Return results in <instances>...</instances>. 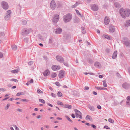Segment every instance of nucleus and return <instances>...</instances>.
<instances>
[{
	"instance_id": "f257e3e1",
	"label": "nucleus",
	"mask_w": 130,
	"mask_h": 130,
	"mask_svg": "<svg viewBox=\"0 0 130 130\" xmlns=\"http://www.w3.org/2000/svg\"><path fill=\"white\" fill-rule=\"evenodd\" d=\"M120 13L123 18H125L129 15L130 10L128 9L121 8L120 10Z\"/></svg>"
},
{
	"instance_id": "f03ea898",
	"label": "nucleus",
	"mask_w": 130,
	"mask_h": 130,
	"mask_svg": "<svg viewBox=\"0 0 130 130\" xmlns=\"http://www.w3.org/2000/svg\"><path fill=\"white\" fill-rule=\"evenodd\" d=\"M72 15L70 14H68L63 17V20L65 22L69 21L72 18Z\"/></svg>"
},
{
	"instance_id": "7ed1b4c3",
	"label": "nucleus",
	"mask_w": 130,
	"mask_h": 130,
	"mask_svg": "<svg viewBox=\"0 0 130 130\" xmlns=\"http://www.w3.org/2000/svg\"><path fill=\"white\" fill-rule=\"evenodd\" d=\"M65 75V72L63 71H60L58 74L59 77L61 78L63 77Z\"/></svg>"
},
{
	"instance_id": "20e7f679",
	"label": "nucleus",
	"mask_w": 130,
	"mask_h": 130,
	"mask_svg": "<svg viewBox=\"0 0 130 130\" xmlns=\"http://www.w3.org/2000/svg\"><path fill=\"white\" fill-rule=\"evenodd\" d=\"M51 68L53 70L55 71L58 70L60 69V67L59 66L54 65L52 66Z\"/></svg>"
},
{
	"instance_id": "39448f33",
	"label": "nucleus",
	"mask_w": 130,
	"mask_h": 130,
	"mask_svg": "<svg viewBox=\"0 0 130 130\" xmlns=\"http://www.w3.org/2000/svg\"><path fill=\"white\" fill-rule=\"evenodd\" d=\"M59 16L58 15H55L53 19V21L55 23L57 22L59 20Z\"/></svg>"
},
{
	"instance_id": "423d86ee",
	"label": "nucleus",
	"mask_w": 130,
	"mask_h": 130,
	"mask_svg": "<svg viewBox=\"0 0 130 130\" xmlns=\"http://www.w3.org/2000/svg\"><path fill=\"white\" fill-rule=\"evenodd\" d=\"M2 5L3 8L5 9H7L8 8V5L6 2H3L2 3Z\"/></svg>"
},
{
	"instance_id": "0eeeda50",
	"label": "nucleus",
	"mask_w": 130,
	"mask_h": 130,
	"mask_svg": "<svg viewBox=\"0 0 130 130\" xmlns=\"http://www.w3.org/2000/svg\"><path fill=\"white\" fill-rule=\"evenodd\" d=\"M122 87L125 89H127L130 87V86L129 84L126 83H125L123 84Z\"/></svg>"
},
{
	"instance_id": "6e6552de",
	"label": "nucleus",
	"mask_w": 130,
	"mask_h": 130,
	"mask_svg": "<svg viewBox=\"0 0 130 130\" xmlns=\"http://www.w3.org/2000/svg\"><path fill=\"white\" fill-rule=\"evenodd\" d=\"M50 6L52 9H54L56 7V4L54 1H52L50 3Z\"/></svg>"
},
{
	"instance_id": "1a4fd4ad",
	"label": "nucleus",
	"mask_w": 130,
	"mask_h": 130,
	"mask_svg": "<svg viewBox=\"0 0 130 130\" xmlns=\"http://www.w3.org/2000/svg\"><path fill=\"white\" fill-rule=\"evenodd\" d=\"M109 22V20L108 18L106 17L104 20V22L105 24L106 25H108Z\"/></svg>"
},
{
	"instance_id": "9d476101",
	"label": "nucleus",
	"mask_w": 130,
	"mask_h": 130,
	"mask_svg": "<svg viewBox=\"0 0 130 130\" xmlns=\"http://www.w3.org/2000/svg\"><path fill=\"white\" fill-rule=\"evenodd\" d=\"M56 58L58 62L60 63L64 62V60L63 57H56Z\"/></svg>"
},
{
	"instance_id": "9b49d317",
	"label": "nucleus",
	"mask_w": 130,
	"mask_h": 130,
	"mask_svg": "<svg viewBox=\"0 0 130 130\" xmlns=\"http://www.w3.org/2000/svg\"><path fill=\"white\" fill-rule=\"evenodd\" d=\"M94 65L97 68H100L101 67V64L98 62H95L94 63Z\"/></svg>"
},
{
	"instance_id": "f8f14e48",
	"label": "nucleus",
	"mask_w": 130,
	"mask_h": 130,
	"mask_svg": "<svg viewBox=\"0 0 130 130\" xmlns=\"http://www.w3.org/2000/svg\"><path fill=\"white\" fill-rule=\"evenodd\" d=\"M7 13L8 14V15L5 17V19L7 20L8 19H7V18H10V14L11 13V11L10 10H9L7 11Z\"/></svg>"
},
{
	"instance_id": "ddd939ff",
	"label": "nucleus",
	"mask_w": 130,
	"mask_h": 130,
	"mask_svg": "<svg viewBox=\"0 0 130 130\" xmlns=\"http://www.w3.org/2000/svg\"><path fill=\"white\" fill-rule=\"evenodd\" d=\"M50 74V72L48 70H46L43 73V74L45 76L48 75Z\"/></svg>"
},
{
	"instance_id": "4468645a",
	"label": "nucleus",
	"mask_w": 130,
	"mask_h": 130,
	"mask_svg": "<svg viewBox=\"0 0 130 130\" xmlns=\"http://www.w3.org/2000/svg\"><path fill=\"white\" fill-rule=\"evenodd\" d=\"M91 6L92 9L94 11H97L98 9V7L96 5H94Z\"/></svg>"
},
{
	"instance_id": "2eb2a0df",
	"label": "nucleus",
	"mask_w": 130,
	"mask_h": 130,
	"mask_svg": "<svg viewBox=\"0 0 130 130\" xmlns=\"http://www.w3.org/2000/svg\"><path fill=\"white\" fill-rule=\"evenodd\" d=\"M127 100L126 104L128 105H130V96H128L127 98Z\"/></svg>"
},
{
	"instance_id": "dca6fc26",
	"label": "nucleus",
	"mask_w": 130,
	"mask_h": 130,
	"mask_svg": "<svg viewBox=\"0 0 130 130\" xmlns=\"http://www.w3.org/2000/svg\"><path fill=\"white\" fill-rule=\"evenodd\" d=\"M85 119H86L87 120H89L91 121H92V119L91 117V116L88 115H87L86 116Z\"/></svg>"
},
{
	"instance_id": "f3484780",
	"label": "nucleus",
	"mask_w": 130,
	"mask_h": 130,
	"mask_svg": "<svg viewBox=\"0 0 130 130\" xmlns=\"http://www.w3.org/2000/svg\"><path fill=\"white\" fill-rule=\"evenodd\" d=\"M74 111L75 112L76 117L77 118H78L79 113H80V111L76 109H74Z\"/></svg>"
},
{
	"instance_id": "a211bd4d",
	"label": "nucleus",
	"mask_w": 130,
	"mask_h": 130,
	"mask_svg": "<svg viewBox=\"0 0 130 130\" xmlns=\"http://www.w3.org/2000/svg\"><path fill=\"white\" fill-rule=\"evenodd\" d=\"M29 32L28 30H27L26 29H24L23 30L22 33L23 35H25L27 34H28L29 33Z\"/></svg>"
},
{
	"instance_id": "6ab92c4d",
	"label": "nucleus",
	"mask_w": 130,
	"mask_h": 130,
	"mask_svg": "<svg viewBox=\"0 0 130 130\" xmlns=\"http://www.w3.org/2000/svg\"><path fill=\"white\" fill-rule=\"evenodd\" d=\"M63 107L69 109H71L72 108V106L71 105L68 104H65L64 105Z\"/></svg>"
},
{
	"instance_id": "aec40b11",
	"label": "nucleus",
	"mask_w": 130,
	"mask_h": 130,
	"mask_svg": "<svg viewBox=\"0 0 130 130\" xmlns=\"http://www.w3.org/2000/svg\"><path fill=\"white\" fill-rule=\"evenodd\" d=\"M62 31V29L60 28H58L56 29L55 31V33L57 34H59L61 33Z\"/></svg>"
},
{
	"instance_id": "412c9836",
	"label": "nucleus",
	"mask_w": 130,
	"mask_h": 130,
	"mask_svg": "<svg viewBox=\"0 0 130 130\" xmlns=\"http://www.w3.org/2000/svg\"><path fill=\"white\" fill-rule=\"evenodd\" d=\"M109 31L111 32H112L115 31V29L114 27L113 26V27H109Z\"/></svg>"
},
{
	"instance_id": "4be33fe9",
	"label": "nucleus",
	"mask_w": 130,
	"mask_h": 130,
	"mask_svg": "<svg viewBox=\"0 0 130 130\" xmlns=\"http://www.w3.org/2000/svg\"><path fill=\"white\" fill-rule=\"evenodd\" d=\"M102 37L103 38H105L108 39H110V37L107 35H104L102 36Z\"/></svg>"
},
{
	"instance_id": "5701e85b",
	"label": "nucleus",
	"mask_w": 130,
	"mask_h": 130,
	"mask_svg": "<svg viewBox=\"0 0 130 130\" xmlns=\"http://www.w3.org/2000/svg\"><path fill=\"white\" fill-rule=\"evenodd\" d=\"M12 48L13 50L15 51L17 49V47L16 45H13L12 46Z\"/></svg>"
},
{
	"instance_id": "b1692460",
	"label": "nucleus",
	"mask_w": 130,
	"mask_h": 130,
	"mask_svg": "<svg viewBox=\"0 0 130 130\" xmlns=\"http://www.w3.org/2000/svg\"><path fill=\"white\" fill-rule=\"evenodd\" d=\"M57 74L56 73H54L52 74L51 75V77L52 78H54L56 77Z\"/></svg>"
},
{
	"instance_id": "393cba45",
	"label": "nucleus",
	"mask_w": 130,
	"mask_h": 130,
	"mask_svg": "<svg viewBox=\"0 0 130 130\" xmlns=\"http://www.w3.org/2000/svg\"><path fill=\"white\" fill-rule=\"evenodd\" d=\"M115 7L117 8H119L121 6L117 3H116L115 4Z\"/></svg>"
},
{
	"instance_id": "a878e982",
	"label": "nucleus",
	"mask_w": 130,
	"mask_h": 130,
	"mask_svg": "<svg viewBox=\"0 0 130 130\" xmlns=\"http://www.w3.org/2000/svg\"><path fill=\"white\" fill-rule=\"evenodd\" d=\"M89 108L90 110L93 111H94V108L93 106L90 105L89 106Z\"/></svg>"
},
{
	"instance_id": "bb28decb",
	"label": "nucleus",
	"mask_w": 130,
	"mask_h": 130,
	"mask_svg": "<svg viewBox=\"0 0 130 130\" xmlns=\"http://www.w3.org/2000/svg\"><path fill=\"white\" fill-rule=\"evenodd\" d=\"M125 25L127 26H130V20H128L126 22Z\"/></svg>"
},
{
	"instance_id": "cd10ccee",
	"label": "nucleus",
	"mask_w": 130,
	"mask_h": 130,
	"mask_svg": "<svg viewBox=\"0 0 130 130\" xmlns=\"http://www.w3.org/2000/svg\"><path fill=\"white\" fill-rule=\"evenodd\" d=\"M103 86L105 87H106L107 86V85L106 84V81L105 80L103 81Z\"/></svg>"
},
{
	"instance_id": "c85d7f7f",
	"label": "nucleus",
	"mask_w": 130,
	"mask_h": 130,
	"mask_svg": "<svg viewBox=\"0 0 130 130\" xmlns=\"http://www.w3.org/2000/svg\"><path fill=\"white\" fill-rule=\"evenodd\" d=\"M18 72V70H14L11 71V72L12 73H17Z\"/></svg>"
},
{
	"instance_id": "c756f323",
	"label": "nucleus",
	"mask_w": 130,
	"mask_h": 130,
	"mask_svg": "<svg viewBox=\"0 0 130 130\" xmlns=\"http://www.w3.org/2000/svg\"><path fill=\"white\" fill-rule=\"evenodd\" d=\"M66 118L71 123H72L73 122L72 121L71 119L69 117L67 116H66Z\"/></svg>"
},
{
	"instance_id": "7c9ffc66",
	"label": "nucleus",
	"mask_w": 130,
	"mask_h": 130,
	"mask_svg": "<svg viewBox=\"0 0 130 130\" xmlns=\"http://www.w3.org/2000/svg\"><path fill=\"white\" fill-rule=\"evenodd\" d=\"M117 54V51H115L114 52L113 54V57H116Z\"/></svg>"
},
{
	"instance_id": "2f4dec72",
	"label": "nucleus",
	"mask_w": 130,
	"mask_h": 130,
	"mask_svg": "<svg viewBox=\"0 0 130 130\" xmlns=\"http://www.w3.org/2000/svg\"><path fill=\"white\" fill-rule=\"evenodd\" d=\"M39 102H41L42 103L44 104L45 103V101L43 99H39Z\"/></svg>"
},
{
	"instance_id": "473e14b6",
	"label": "nucleus",
	"mask_w": 130,
	"mask_h": 130,
	"mask_svg": "<svg viewBox=\"0 0 130 130\" xmlns=\"http://www.w3.org/2000/svg\"><path fill=\"white\" fill-rule=\"evenodd\" d=\"M57 95L58 97H61L62 96V94L60 92H59L57 93Z\"/></svg>"
},
{
	"instance_id": "72a5a7b5",
	"label": "nucleus",
	"mask_w": 130,
	"mask_h": 130,
	"mask_svg": "<svg viewBox=\"0 0 130 130\" xmlns=\"http://www.w3.org/2000/svg\"><path fill=\"white\" fill-rule=\"evenodd\" d=\"M10 106V104H8L5 108V109L6 110L8 109L9 108Z\"/></svg>"
},
{
	"instance_id": "f704fd0d",
	"label": "nucleus",
	"mask_w": 130,
	"mask_h": 130,
	"mask_svg": "<svg viewBox=\"0 0 130 130\" xmlns=\"http://www.w3.org/2000/svg\"><path fill=\"white\" fill-rule=\"evenodd\" d=\"M37 92L39 94L42 93H43V91L39 89H37Z\"/></svg>"
},
{
	"instance_id": "c9c22d12",
	"label": "nucleus",
	"mask_w": 130,
	"mask_h": 130,
	"mask_svg": "<svg viewBox=\"0 0 130 130\" xmlns=\"http://www.w3.org/2000/svg\"><path fill=\"white\" fill-rule=\"evenodd\" d=\"M108 120L109 122H110L112 123H113L114 122L113 120L111 118L109 119Z\"/></svg>"
},
{
	"instance_id": "e433bc0d",
	"label": "nucleus",
	"mask_w": 130,
	"mask_h": 130,
	"mask_svg": "<svg viewBox=\"0 0 130 130\" xmlns=\"http://www.w3.org/2000/svg\"><path fill=\"white\" fill-rule=\"evenodd\" d=\"M84 74H85L86 75H87L88 74H89L91 75H94V74L93 73H87V72H85L84 73Z\"/></svg>"
},
{
	"instance_id": "4c0bfd02",
	"label": "nucleus",
	"mask_w": 130,
	"mask_h": 130,
	"mask_svg": "<svg viewBox=\"0 0 130 130\" xmlns=\"http://www.w3.org/2000/svg\"><path fill=\"white\" fill-rule=\"evenodd\" d=\"M11 81H13L15 82H18V80L16 79L12 78L10 79Z\"/></svg>"
},
{
	"instance_id": "58836bf2",
	"label": "nucleus",
	"mask_w": 130,
	"mask_h": 130,
	"mask_svg": "<svg viewBox=\"0 0 130 130\" xmlns=\"http://www.w3.org/2000/svg\"><path fill=\"white\" fill-rule=\"evenodd\" d=\"M118 104L117 102L114 101V102L112 103V105L114 106H116Z\"/></svg>"
},
{
	"instance_id": "ea45409f",
	"label": "nucleus",
	"mask_w": 130,
	"mask_h": 130,
	"mask_svg": "<svg viewBox=\"0 0 130 130\" xmlns=\"http://www.w3.org/2000/svg\"><path fill=\"white\" fill-rule=\"evenodd\" d=\"M95 88L98 90H102V88L101 87H95Z\"/></svg>"
},
{
	"instance_id": "a19ab883",
	"label": "nucleus",
	"mask_w": 130,
	"mask_h": 130,
	"mask_svg": "<svg viewBox=\"0 0 130 130\" xmlns=\"http://www.w3.org/2000/svg\"><path fill=\"white\" fill-rule=\"evenodd\" d=\"M57 104L58 105H64V104L61 102H58L57 103Z\"/></svg>"
},
{
	"instance_id": "79ce46f5",
	"label": "nucleus",
	"mask_w": 130,
	"mask_h": 130,
	"mask_svg": "<svg viewBox=\"0 0 130 130\" xmlns=\"http://www.w3.org/2000/svg\"><path fill=\"white\" fill-rule=\"evenodd\" d=\"M88 63H89L91 64L93 62V60L91 59H89L88 60Z\"/></svg>"
},
{
	"instance_id": "37998d69",
	"label": "nucleus",
	"mask_w": 130,
	"mask_h": 130,
	"mask_svg": "<svg viewBox=\"0 0 130 130\" xmlns=\"http://www.w3.org/2000/svg\"><path fill=\"white\" fill-rule=\"evenodd\" d=\"M33 61H31L28 62V64L30 66H31L33 64Z\"/></svg>"
},
{
	"instance_id": "c03bdc74",
	"label": "nucleus",
	"mask_w": 130,
	"mask_h": 130,
	"mask_svg": "<svg viewBox=\"0 0 130 130\" xmlns=\"http://www.w3.org/2000/svg\"><path fill=\"white\" fill-rule=\"evenodd\" d=\"M56 85L58 86H60V85L59 83L58 82H56L55 83Z\"/></svg>"
},
{
	"instance_id": "a18cd8bd",
	"label": "nucleus",
	"mask_w": 130,
	"mask_h": 130,
	"mask_svg": "<svg viewBox=\"0 0 130 130\" xmlns=\"http://www.w3.org/2000/svg\"><path fill=\"white\" fill-rule=\"evenodd\" d=\"M51 95L52 97L54 98H55L56 96V95L55 94H54L53 93H51Z\"/></svg>"
},
{
	"instance_id": "49530a36",
	"label": "nucleus",
	"mask_w": 130,
	"mask_h": 130,
	"mask_svg": "<svg viewBox=\"0 0 130 130\" xmlns=\"http://www.w3.org/2000/svg\"><path fill=\"white\" fill-rule=\"evenodd\" d=\"M104 128H106L107 129H110V128L107 125H105L104 126Z\"/></svg>"
},
{
	"instance_id": "de8ad7c7",
	"label": "nucleus",
	"mask_w": 130,
	"mask_h": 130,
	"mask_svg": "<svg viewBox=\"0 0 130 130\" xmlns=\"http://www.w3.org/2000/svg\"><path fill=\"white\" fill-rule=\"evenodd\" d=\"M17 111H19V112H22V110L21 109H20V108H18L17 109Z\"/></svg>"
},
{
	"instance_id": "09e8293b",
	"label": "nucleus",
	"mask_w": 130,
	"mask_h": 130,
	"mask_svg": "<svg viewBox=\"0 0 130 130\" xmlns=\"http://www.w3.org/2000/svg\"><path fill=\"white\" fill-rule=\"evenodd\" d=\"M21 101L23 102H27V100L25 99H22Z\"/></svg>"
},
{
	"instance_id": "8fccbe9b",
	"label": "nucleus",
	"mask_w": 130,
	"mask_h": 130,
	"mask_svg": "<svg viewBox=\"0 0 130 130\" xmlns=\"http://www.w3.org/2000/svg\"><path fill=\"white\" fill-rule=\"evenodd\" d=\"M1 91H3V92H4V91H6V89H5V88H1Z\"/></svg>"
},
{
	"instance_id": "3c124183",
	"label": "nucleus",
	"mask_w": 130,
	"mask_h": 130,
	"mask_svg": "<svg viewBox=\"0 0 130 130\" xmlns=\"http://www.w3.org/2000/svg\"><path fill=\"white\" fill-rule=\"evenodd\" d=\"M116 75L119 77H121V75L120 74L118 73H116Z\"/></svg>"
},
{
	"instance_id": "603ef678",
	"label": "nucleus",
	"mask_w": 130,
	"mask_h": 130,
	"mask_svg": "<svg viewBox=\"0 0 130 130\" xmlns=\"http://www.w3.org/2000/svg\"><path fill=\"white\" fill-rule=\"evenodd\" d=\"M26 23V22L25 21H23L22 23V24L23 25H24Z\"/></svg>"
},
{
	"instance_id": "864d4df0",
	"label": "nucleus",
	"mask_w": 130,
	"mask_h": 130,
	"mask_svg": "<svg viewBox=\"0 0 130 130\" xmlns=\"http://www.w3.org/2000/svg\"><path fill=\"white\" fill-rule=\"evenodd\" d=\"M14 100V99L13 98H11L8 100L9 101H11L13 100Z\"/></svg>"
},
{
	"instance_id": "5fc2aeb1",
	"label": "nucleus",
	"mask_w": 130,
	"mask_h": 130,
	"mask_svg": "<svg viewBox=\"0 0 130 130\" xmlns=\"http://www.w3.org/2000/svg\"><path fill=\"white\" fill-rule=\"evenodd\" d=\"M63 63H64V65L65 66H67V67H68L69 66V65L67 63H64V62Z\"/></svg>"
},
{
	"instance_id": "6e6d98bb",
	"label": "nucleus",
	"mask_w": 130,
	"mask_h": 130,
	"mask_svg": "<svg viewBox=\"0 0 130 130\" xmlns=\"http://www.w3.org/2000/svg\"><path fill=\"white\" fill-rule=\"evenodd\" d=\"M78 117L80 119H82L83 118L82 115H78Z\"/></svg>"
},
{
	"instance_id": "4d7b16f0",
	"label": "nucleus",
	"mask_w": 130,
	"mask_h": 130,
	"mask_svg": "<svg viewBox=\"0 0 130 130\" xmlns=\"http://www.w3.org/2000/svg\"><path fill=\"white\" fill-rule=\"evenodd\" d=\"M97 108L99 109H101V106L100 105H98L97 106Z\"/></svg>"
},
{
	"instance_id": "13d9d810",
	"label": "nucleus",
	"mask_w": 130,
	"mask_h": 130,
	"mask_svg": "<svg viewBox=\"0 0 130 130\" xmlns=\"http://www.w3.org/2000/svg\"><path fill=\"white\" fill-rule=\"evenodd\" d=\"M92 127L94 128H96V126L93 124H92L91 125Z\"/></svg>"
},
{
	"instance_id": "bf43d9fd",
	"label": "nucleus",
	"mask_w": 130,
	"mask_h": 130,
	"mask_svg": "<svg viewBox=\"0 0 130 130\" xmlns=\"http://www.w3.org/2000/svg\"><path fill=\"white\" fill-rule=\"evenodd\" d=\"M33 82V80L31 79L30 81V83H32Z\"/></svg>"
},
{
	"instance_id": "052dcab7",
	"label": "nucleus",
	"mask_w": 130,
	"mask_h": 130,
	"mask_svg": "<svg viewBox=\"0 0 130 130\" xmlns=\"http://www.w3.org/2000/svg\"><path fill=\"white\" fill-rule=\"evenodd\" d=\"M30 83V81H29L26 84V85L27 86H28L29 85Z\"/></svg>"
},
{
	"instance_id": "680f3d73",
	"label": "nucleus",
	"mask_w": 130,
	"mask_h": 130,
	"mask_svg": "<svg viewBox=\"0 0 130 130\" xmlns=\"http://www.w3.org/2000/svg\"><path fill=\"white\" fill-rule=\"evenodd\" d=\"M71 116L73 118H75V116L73 113H72V114Z\"/></svg>"
},
{
	"instance_id": "e2e57ef3",
	"label": "nucleus",
	"mask_w": 130,
	"mask_h": 130,
	"mask_svg": "<svg viewBox=\"0 0 130 130\" xmlns=\"http://www.w3.org/2000/svg\"><path fill=\"white\" fill-rule=\"evenodd\" d=\"M85 90H87L89 89V87L87 86H86L85 87Z\"/></svg>"
},
{
	"instance_id": "0e129e2a",
	"label": "nucleus",
	"mask_w": 130,
	"mask_h": 130,
	"mask_svg": "<svg viewBox=\"0 0 130 130\" xmlns=\"http://www.w3.org/2000/svg\"><path fill=\"white\" fill-rule=\"evenodd\" d=\"M47 104L49 106H50L51 107H53V105H52L50 103H48Z\"/></svg>"
},
{
	"instance_id": "69168bd1",
	"label": "nucleus",
	"mask_w": 130,
	"mask_h": 130,
	"mask_svg": "<svg viewBox=\"0 0 130 130\" xmlns=\"http://www.w3.org/2000/svg\"><path fill=\"white\" fill-rule=\"evenodd\" d=\"M76 13L78 14H79V15H80V14L79 13V12L78 10H76Z\"/></svg>"
},
{
	"instance_id": "338daca9",
	"label": "nucleus",
	"mask_w": 130,
	"mask_h": 130,
	"mask_svg": "<svg viewBox=\"0 0 130 130\" xmlns=\"http://www.w3.org/2000/svg\"><path fill=\"white\" fill-rule=\"evenodd\" d=\"M93 93L95 95H96L97 94V93L95 91H93Z\"/></svg>"
},
{
	"instance_id": "774afa93",
	"label": "nucleus",
	"mask_w": 130,
	"mask_h": 130,
	"mask_svg": "<svg viewBox=\"0 0 130 130\" xmlns=\"http://www.w3.org/2000/svg\"><path fill=\"white\" fill-rule=\"evenodd\" d=\"M99 77L100 78H102L103 77V76L102 75H100L99 76Z\"/></svg>"
}]
</instances>
